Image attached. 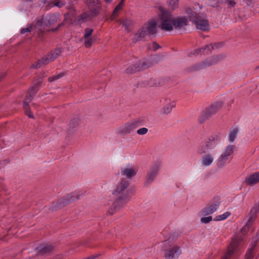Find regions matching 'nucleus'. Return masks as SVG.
<instances>
[{"mask_svg":"<svg viewBox=\"0 0 259 259\" xmlns=\"http://www.w3.org/2000/svg\"><path fill=\"white\" fill-rule=\"evenodd\" d=\"M60 50L59 49L56 50L54 52L47 55L45 58H42L41 60L38 61L35 67L39 68L41 65L48 64L50 61H52L58 57L60 54ZM34 67V66H33Z\"/></svg>","mask_w":259,"mask_h":259,"instance_id":"obj_11","label":"nucleus"},{"mask_svg":"<svg viewBox=\"0 0 259 259\" xmlns=\"http://www.w3.org/2000/svg\"><path fill=\"white\" fill-rule=\"evenodd\" d=\"M36 92V90L35 88L32 87L28 91V94L27 95L25 100L23 102V108L25 111L26 114L30 118H33V116L31 114L29 110L28 105L29 103L32 100L33 95Z\"/></svg>","mask_w":259,"mask_h":259,"instance_id":"obj_8","label":"nucleus"},{"mask_svg":"<svg viewBox=\"0 0 259 259\" xmlns=\"http://www.w3.org/2000/svg\"><path fill=\"white\" fill-rule=\"evenodd\" d=\"M217 3H216L215 4H212L211 6H213V7H214L217 5Z\"/></svg>","mask_w":259,"mask_h":259,"instance_id":"obj_45","label":"nucleus"},{"mask_svg":"<svg viewBox=\"0 0 259 259\" xmlns=\"http://www.w3.org/2000/svg\"><path fill=\"white\" fill-rule=\"evenodd\" d=\"M50 249H51V247H49L48 249H47L46 250H44L43 251L45 252L50 250Z\"/></svg>","mask_w":259,"mask_h":259,"instance_id":"obj_43","label":"nucleus"},{"mask_svg":"<svg viewBox=\"0 0 259 259\" xmlns=\"http://www.w3.org/2000/svg\"><path fill=\"white\" fill-rule=\"evenodd\" d=\"M218 45H219V44L218 45H217V44H211V45H207L204 48H201V49H199L198 50H196L195 53L198 54L199 53H201L202 51H206V52H207V51H210V50L214 49V47L218 48Z\"/></svg>","mask_w":259,"mask_h":259,"instance_id":"obj_23","label":"nucleus"},{"mask_svg":"<svg viewBox=\"0 0 259 259\" xmlns=\"http://www.w3.org/2000/svg\"><path fill=\"white\" fill-rule=\"evenodd\" d=\"M93 32V29L92 28H86L84 30V34L83 35L84 38L90 37Z\"/></svg>","mask_w":259,"mask_h":259,"instance_id":"obj_32","label":"nucleus"},{"mask_svg":"<svg viewBox=\"0 0 259 259\" xmlns=\"http://www.w3.org/2000/svg\"><path fill=\"white\" fill-rule=\"evenodd\" d=\"M249 229V226H248V223H247L244 226V227L242 228L241 230V233L243 234V235H245L248 230Z\"/></svg>","mask_w":259,"mask_h":259,"instance_id":"obj_36","label":"nucleus"},{"mask_svg":"<svg viewBox=\"0 0 259 259\" xmlns=\"http://www.w3.org/2000/svg\"><path fill=\"white\" fill-rule=\"evenodd\" d=\"M217 209V205H211L203 208L199 213L200 216H206L214 212Z\"/></svg>","mask_w":259,"mask_h":259,"instance_id":"obj_14","label":"nucleus"},{"mask_svg":"<svg viewBox=\"0 0 259 259\" xmlns=\"http://www.w3.org/2000/svg\"><path fill=\"white\" fill-rule=\"evenodd\" d=\"M217 61H218V59L217 58H213L212 60H211V61H207L205 63H203L202 66L203 67L206 66H209V65L213 64V63H214L217 62Z\"/></svg>","mask_w":259,"mask_h":259,"instance_id":"obj_35","label":"nucleus"},{"mask_svg":"<svg viewBox=\"0 0 259 259\" xmlns=\"http://www.w3.org/2000/svg\"><path fill=\"white\" fill-rule=\"evenodd\" d=\"M219 107V104H213L207 108L206 110V117L211 116L212 114L217 112Z\"/></svg>","mask_w":259,"mask_h":259,"instance_id":"obj_21","label":"nucleus"},{"mask_svg":"<svg viewBox=\"0 0 259 259\" xmlns=\"http://www.w3.org/2000/svg\"><path fill=\"white\" fill-rule=\"evenodd\" d=\"M169 7L172 10H175L179 7V0H168Z\"/></svg>","mask_w":259,"mask_h":259,"instance_id":"obj_27","label":"nucleus"},{"mask_svg":"<svg viewBox=\"0 0 259 259\" xmlns=\"http://www.w3.org/2000/svg\"><path fill=\"white\" fill-rule=\"evenodd\" d=\"M243 238L239 236H235L232 239L228 249V251L224 257L223 259H228L233 255L237 250L239 242L242 240Z\"/></svg>","mask_w":259,"mask_h":259,"instance_id":"obj_7","label":"nucleus"},{"mask_svg":"<svg viewBox=\"0 0 259 259\" xmlns=\"http://www.w3.org/2000/svg\"><path fill=\"white\" fill-rule=\"evenodd\" d=\"M214 160L212 154H208L203 156L201 160V164L204 167H208L212 164Z\"/></svg>","mask_w":259,"mask_h":259,"instance_id":"obj_18","label":"nucleus"},{"mask_svg":"<svg viewBox=\"0 0 259 259\" xmlns=\"http://www.w3.org/2000/svg\"><path fill=\"white\" fill-rule=\"evenodd\" d=\"M209 151L208 149L205 144L200 145L198 148V152L199 154H203L208 152Z\"/></svg>","mask_w":259,"mask_h":259,"instance_id":"obj_28","label":"nucleus"},{"mask_svg":"<svg viewBox=\"0 0 259 259\" xmlns=\"http://www.w3.org/2000/svg\"><path fill=\"white\" fill-rule=\"evenodd\" d=\"M138 171L137 167L133 166L131 164H127L121 168V174L127 179L134 177Z\"/></svg>","mask_w":259,"mask_h":259,"instance_id":"obj_9","label":"nucleus"},{"mask_svg":"<svg viewBox=\"0 0 259 259\" xmlns=\"http://www.w3.org/2000/svg\"><path fill=\"white\" fill-rule=\"evenodd\" d=\"M189 20L194 21L197 29L202 31H206L209 29V25L207 20L205 18L206 15L204 14H197L191 9L186 10Z\"/></svg>","mask_w":259,"mask_h":259,"instance_id":"obj_2","label":"nucleus"},{"mask_svg":"<svg viewBox=\"0 0 259 259\" xmlns=\"http://www.w3.org/2000/svg\"><path fill=\"white\" fill-rule=\"evenodd\" d=\"M253 256V249L250 248L249 249L245 254V259H251Z\"/></svg>","mask_w":259,"mask_h":259,"instance_id":"obj_34","label":"nucleus"},{"mask_svg":"<svg viewBox=\"0 0 259 259\" xmlns=\"http://www.w3.org/2000/svg\"><path fill=\"white\" fill-rule=\"evenodd\" d=\"M157 30V22L152 19L146 23L134 35L133 39L134 41H139L146 35L154 34Z\"/></svg>","mask_w":259,"mask_h":259,"instance_id":"obj_3","label":"nucleus"},{"mask_svg":"<svg viewBox=\"0 0 259 259\" xmlns=\"http://www.w3.org/2000/svg\"><path fill=\"white\" fill-rule=\"evenodd\" d=\"M259 182V172H255L245 179V183L248 185L253 186Z\"/></svg>","mask_w":259,"mask_h":259,"instance_id":"obj_15","label":"nucleus"},{"mask_svg":"<svg viewBox=\"0 0 259 259\" xmlns=\"http://www.w3.org/2000/svg\"><path fill=\"white\" fill-rule=\"evenodd\" d=\"M230 212L229 211H226L223 213L222 214L216 216L213 220L216 221H223L226 219H227L230 215Z\"/></svg>","mask_w":259,"mask_h":259,"instance_id":"obj_25","label":"nucleus"},{"mask_svg":"<svg viewBox=\"0 0 259 259\" xmlns=\"http://www.w3.org/2000/svg\"><path fill=\"white\" fill-rule=\"evenodd\" d=\"M41 23V22L38 21V22L37 23V26H40Z\"/></svg>","mask_w":259,"mask_h":259,"instance_id":"obj_42","label":"nucleus"},{"mask_svg":"<svg viewBox=\"0 0 259 259\" xmlns=\"http://www.w3.org/2000/svg\"><path fill=\"white\" fill-rule=\"evenodd\" d=\"M219 137L217 135H213L209 138L208 140L205 143V144L210 151L214 148L217 145V142L219 140Z\"/></svg>","mask_w":259,"mask_h":259,"instance_id":"obj_17","label":"nucleus"},{"mask_svg":"<svg viewBox=\"0 0 259 259\" xmlns=\"http://www.w3.org/2000/svg\"><path fill=\"white\" fill-rule=\"evenodd\" d=\"M63 5V4H61L60 3H57L55 4V6H57V7H62V6Z\"/></svg>","mask_w":259,"mask_h":259,"instance_id":"obj_40","label":"nucleus"},{"mask_svg":"<svg viewBox=\"0 0 259 259\" xmlns=\"http://www.w3.org/2000/svg\"><path fill=\"white\" fill-rule=\"evenodd\" d=\"M181 253L180 248L176 246L170 250L165 254V256L168 259H172L178 257Z\"/></svg>","mask_w":259,"mask_h":259,"instance_id":"obj_19","label":"nucleus"},{"mask_svg":"<svg viewBox=\"0 0 259 259\" xmlns=\"http://www.w3.org/2000/svg\"><path fill=\"white\" fill-rule=\"evenodd\" d=\"M62 75H56V76H52V77H50L49 78V81H53L57 79H58L59 78H60L61 77H62Z\"/></svg>","mask_w":259,"mask_h":259,"instance_id":"obj_38","label":"nucleus"},{"mask_svg":"<svg viewBox=\"0 0 259 259\" xmlns=\"http://www.w3.org/2000/svg\"><path fill=\"white\" fill-rule=\"evenodd\" d=\"M152 47L153 50H156L159 48V46L157 44H156L155 42H153L152 44Z\"/></svg>","mask_w":259,"mask_h":259,"instance_id":"obj_39","label":"nucleus"},{"mask_svg":"<svg viewBox=\"0 0 259 259\" xmlns=\"http://www.w3.org/2000/svg\"><path fill=\"white\" fill-rule=\"evenodd\" d=\"M120 24L128 32L130 31L134 24V21L129 17H124L120 20Z\"/></svg>","mask_w":259,"mask_h":259,"instance_id":"obj_13","label":"nucleus"},{"mask_svg":"<svg viewBox=\"0 0 259 259\" xmlns=\"http://www.w3.org/2000/svg\"><path fill=\"white\" fill-rule=\"evenodd\" d=\"M96 257V256H91V257H88L87 259H95Z\"/></svg>","mask_w":259,"mask_h":259,"instance_id":"obj_41","label":"nucleus"},{"mask_svg":"<svg viewBox=\"0 0 259 259\" xmlns=\"http://www.w3.org/2000/svg\"><path fill=\"white\" fill-rule=\"evenodd\" d=\"M161 102L164 104L161 109V112L164 114H169L176 105V101L168 97L165 98Z\"/></svg>","mask_w":259,"mask_h":259,"instance_id":"obj_10","label":"nucleus"},{"mask_svg":"<svg viewBox=\"0 0 259 259\" xmlns=\"http://www.w3.org/2000/svg\"><path fill=\"white\" fill-rule=\"evenodd\" d=\"M77 197L75 193H72L71 194L68 195L66 197V202H69L70 201L74 200L75 199H77Z\"/></svg>","mask_w":259,"mask_h":259,"instance_id":"obj_31","label":"nucleus"},{"mask_svg":"<svg viewBox=\"0 0 259 259\" xmlns=\"http://www.w3.org/2000/svg\"><path fill=\"white\" fill-rule=\"evenodd\" d=\"M148 128L146 127H142L137 130V133L140 135H144L147 133Z\"/></svg>","mask_w":259,"mask_h":259,"instance_id":"obj_33","label":"nucleus"},{"mask_svg":"<svg viewBox=\"0 0 259 259\" xmlns=\"http://www.w3.org/2000/svg\"><path fill=\"white\" fill-rule=\"evenodd\" d=\"M112 0H105L106 3H110Z\"/></svg>","mask_w":259,"mask_h":259,"instance_id":"obj_44","label":"nucleus"},{"mask_svg":"<svg viewBox=\"0 0 259 259\" xmlns=\"http://www.w3.org/2000/svg\"><path fill=\"white\" fill-rule=\"evenodd\" d=\"M259 211V205H255L252 207L251 208L250 211V217L248 219V222H250L252 221L253 220H254L257 213V212Z\"/></svg>","mask_w":259,"mask_h":259,"instance_id":"obj_22","label":"nucleus"},{"mask_svg":"<svg viewBox=\"0 0 259 259\" xmlns=\"http://www.w3.org/2000/svg\"><path fill=\"white\" fill-rule=\"evenodd\" d=\"M32 29H33V27L32 26H30L29 28L27 27V28H23L21 30V33L22 34H24V33H25L26 32H31L32 31Z\"/></svg>","mask_w":259,"mask_h":259,"instance_id":"obj_37","label":"nucleus"},{"mask_svg":"<svg viewBox=\"0 0 259 259\" xmlns=\"http://www.w3.org/2000/svg\"><path fill=\"white\" fill-rule=\"evenodd\" d=\"M160 166L159 163H155L151 166L146 176V184H149L155 180L159 172Z\"/></svg>","mask_w":259,"mask_h":259,"instance_id":"obj_6","label":"nucleus"},{"mask_svg":"<svg viewBox=\"0 0 259 259\" xmlns=\"http://www.w3.org/2000/svg\"><path fill=\"white\" fill-rule=\"evenodd\" d=\"M128 186V182L124 180H122L117 184L112 192V195L115 198V200L111 206V211H110L111 214L113 213L115 211L118 210L128 201L130 196L127 192L125 191Z\"/></svg>","mask_w":259,"mask_h":259,"instance_id":"obj_1","label":"nucleus"},{"mask_svg":"<svg viewBox=\"0 0 259 259\" xmlns=\"http://www.w3.org/2000/svg\"><path fill=\"white\" fill-rule=\"evenodd\" d=\"M145 67H146L145 65H144V64H143V63H142H142L140 62L139 63L135 64L134 65L131 71L130 70H128L127 71V72H133L138 71L141 69L145 68Z\"/></svg>","mask_w":259,"mask_h":259,"instance_id":"obj_24","label":"nucleus"},{"mask_svg":"<svg viewBox=\"0 0 259 259\" xmlns=\"http://www.w3.org/2000/svg\"><path fill=\"white\" fill-rule=\"evenodd\" d=\"M237 131L236 128H234L231 130L229 135V140L231 142H233L236 138Z\"/></svg>","mask_w":259,"mask_h":259,"instance_id":"obj_26","label":"nucleus"},{"mask_svg":"<svg viewBox=\"0 0 259 259\" xmlns=\"http://www.w3.org/2000/svg\"><path fill=\"white\" fill-rule=\"evenodd\" d=\"M84 38V45L87 48H90L94 41V39L91 37H88Z\"/></svg>","mask_w":259,"mask_h":259,"instance_id":"obj_30","label":"nucleus"},{"mask_svg":"<svg viewBox=\"0 0 259 259\" xmlns=\"http://www.w3.org/2000/svg\"><path fill=\"white\" fill-rule=\"evenodd\" d=\"M235 146L234 145L227 146L224 151L218 159V165L219 167H223L229 162V157L233 153Z\"/></svg>","mask_w":259,"mask_h":259,"instance_id":"obj_5","label":"nucleus"},{"mask_svg":"<svg viewBox=\"0 0 259 259\" xmlns=\"http://www.w3.org/2000/svg\"><path fill=\"white\" fill-rule=\"evenodd\" d=\"M137 124L136 121L128 122L119 128V132L121 134L130 133L137 127Z\"/></svg>","mask_w":259,"mask_h":259,"instance_id":"obj_12","label":"nucleus"},{"mask_svg":"<svg viewBox=\"0 0 259 259\" xmlns=\"http://www.w3.org/2000/svg\"><path fill=\"white\" fill-rule=\"evenodd\" d=\"M158 15L160 27L165 31H171L174 29L175 17L163 8H160Z\"/></svg>","mask_w":259,"mask_h":259,"instance_id":"obj_4","label":"nucleus"},{"mask_svg":"<svg viewBox=\"0 0 259 259\" xmlns=\"http://www.w3.org/2000/svg\"><path fill=\"white\" fill-rule=\"evenodd\" d=\"M124 0H121L120 3L115 7L110 17L111 20H114L117 17L118 13L121 10L124 5Z\"/></svg>","mask_w":259,"mask_h":259,"instance_id":"obj_20","label":"nucleus"},{"mask_svg":"<svg viewBox=\"0 0 259 259\" xmlns=\"http://www.w3.org/2000/svg\"><path fill=\"white\" fill-rule=\"evenodd\" d=\"M187 24V19L184 17H175L174 28L181 29Z\"/></svg>","mask_w":259,"mask_h":259,"instance_id":"obj_16","label":"nucleus"},{"mask_svg":"<svg viewBox=\"0 0 259 259\" xmlns=\"http://www.w3.org/2000/svg\"><path fill=\"white\" fill-rule=\"evenodd\" d=\"M200 219V222L203 224H208L212 221V218L210 215L203 216Z\"/></svg>","mask_w":259,"mask_h":259,"instance_id":"obj_29","label":"nucleus"}]
</instances>
